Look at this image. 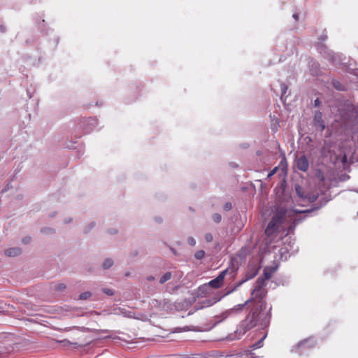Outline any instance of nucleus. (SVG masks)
<instances>
[{
  "mask_svg": "<svg viewBox=\"0 0 358 358\" xmlns=\"http://www.w3.org/2000/svg\"><path fill=\"white\" fill-rule=\"evenodd\" d=\"M213 221L216 223H219L221 222L222 220V216L219 213H215L213 215V217H212Z\"/></svg>",
  "mask_w": 358,
  "mask_h": 358,
  "instance_id": "25",
  "label": "nucleus"
},
{
  "mask_svg": "<svg viewBox=\"0 0 358 358\" xmlns=\"http://www.w3.org/2000/svg\"><path fill=\"white\" fill-rule=\"evenodd\" d=\"M66 288V286L64 283L58 284L55 286V289L59 292H62Z\"/></svg>",
  "mask_w": 358,
  "mask_h": 358,
  "instance_id": "26",
  "label": "nucleus"
},
{
  "mask_svg": "<svg viewBox=\"0 0 358 358\" xmlns=\"http://www.w3.org/2000/svg\"><path fill=\"white\" fill-rule=\"evenodd\" d=\"M295 191L298 196L304 199L305 196H307L306 193L303 190V187L299 185H295Z\"/></svg>",
  "mask_w": 358,
  "mask_h": 358,
  "instance_id": "16",
  "label": "nucleus"
},
{
  "mask_svg": "<svg viewBox=\"0 0 358 358\" xmlns=\"http://www.w3.org/2000/svg\"><path fill=\"white\" fill-rule=\"evenodd\" d=\"M334 86L336 90H339L340 88V83L338 82L334 83Z\"/></svg>",
  "mask_w": 358,
  "mask_h": 358,
  "instance_id": "38",
  "label": "nucleus"
},
{
  "mask_svg": "<svg viewBox=\"0 0 358 358\" xmlns=\"http://www.w3.org/2000/svg\"><path fill=\"white\" fill-rule=\"evenodd\" d=\"M28 96H29V98H31L32 96L30 93L28 94Z\"/></svg>",
  "mask_w": 358,
  "mask_h": 358,
  "instance_id": "42",
  "label": "nucleus"
},
{
  "mask_svg": "<svg viewBox=\"0 0 358 358\" xmlns=\"http://www.w3.org/2000/svg\"><path fill=\"white\" fill-rule=\"evenodd\" d=\"M204 238L207 243H210L213 240V236L211 233L206 234Z\"/></svg>",
  "mask_w": 358,
  "mask_h": 358,
  "instance_id": "27",
  "label": "nucleus"
},
{
  "mask_svg": "<svg viewBox=\"0 0 358 358\" xmlns=\"http://www.w3.org/2000/svg\"><path fill=\"white\" fill-rule=\"evenodd\" d=\"M320 103H321V102H320V99H319L318 98H317V99H316L314 101V106H315V107H319V106H320Z\"/></svg>",
  "mask_w": 358,
  "mask_h": 358,
  "instance_id": "36",
  "label": "nucleus"
},
{
  "mask_svg": "<svg viewBox=\"0 0 358 358\" xmlns=\"http://www.w3.org/2000/svg\"><path fill=\"white\" fill-rule=\"evenodd\" d=\"M95 224L94 222L90 223L86 228L84 229V233H88L94 227Z\"/></svg>",
  "mask_w": 358,
  "mask_h": 358,
  "instance_id": "30",
  "label": "nucleus"
},
{
  "mask_svg": "<svg viewBox=\"0 0 358 358\" xmlns=\"http://www.w3.org/2000/svg\"><path fill=\"white\" fill-rule=\"evenodd\" d=\"M205 251L203 250H200L195 252L194 257L198 260H201L205 257Z\"/></svg>",
  "mask_w": 358,
  "mask_h": 358,
  "instance_id": "21",
  "label": "nucleus"
},
{
  "mask_svg": "<svg viewBox=\"0 0 358 358\" xmlns=\"http://www.w3.org/2000/svg\"><path fill=\"white\" fill-rule=\"evenodd\" d=\"M266 280H267L262 275L256 280L255 288L251 292V297L254 299V308L240 322L236 331L239 336L244 335L248 331L257 325L262 329H265L270 324L271 307L267 310V303L265 301L267 292L264 289Z\"/></svg>",
  "mask_w": 358,
  "mask_h": 358,
  "instance_id": "1",
  "label": "nucleus"
},
{
  "mask_svg": "<svg viewBox=\"0 0 358 358\" xmlns=\"http://www.w3.org/2000/svg\"><path fill=\"white\" fill-rule=\"evenodd\" d=\"M187 306H188V303H187L186 301H184L182 303H175V308L177 310H182L183 308H185V307H187Z\"/></svg>",
  "mask_w": 358,
  "mask_h": 358,
  "instance_id": "23",
  "label": "nucleus"
},
{
  "mask_svg": "<svg viewBox=\"0 0 358 358\" xmlns=\"http://www.w3.org/2000/svg\"><path fill=\"white\" fill-rule=\"evenodd\" d=\"M328 202V200L327 199H322V200H320V203H317L314 208H311V209H308V210H306L305 211H303L304 213H310L312 212L313 210H319L320 209L322 206H324Z\"/></svg>",
  "mask_w": 358,
  "mask_h": 358,
  "instance_id": "15",
  "label": "nucleus"
},
{
  "mask_svg": "<svg viewBox=\"0 0 358 358\" xmlns=\"http://www.w3.org/2000/svg\"><path fill=\"white\" fill-rule=\"evenodd\" d=\"M73 344L74 345H78V343H73Z\"/></svg>",
  "mask_w": 358,
  "mask_h": 358,
  "instance_id": "43",
  "label": "nucleus"
},
{
  "mask_svg": "<svg viewBox=\"0 0 358 358\" xmlns=\"http://www.w3.org/2000/svg\"><path fill=\"white\" fill-rule=\"evenodd\" d=\"M276 270L277 266H266L264 268L262 276L268 280L271 278Z\"/></svg>",
  "mask_w": 358,
  "mask_h": 358,
  "instance_id": "10",
  "label": "nucleus"
},
{
  "mask_svg": "<svg viewBox=\"0 0 358 358\" xmlns=\"http://www.w3.org/2000/svg\"><path fill=\"white\" fill-rule=\"evenodd\" d=\"M313 126L320 131H323L325 129V123L322 119V113L320 111H315L313 121Z\"/></svg>",
  "mask_w": 358,
  "mask_h": 358,
  "instance_id": "6",
  "label": "nucleus"
},
{
  "mask_svg": "<svg viewBox=\"0 0 358 358\" xmlns=\"http://www.w3.org/2000/svg\"><path fill=\"white\" fill-rule=\"evenodd\" d=\"M243 356H245V357H244V358H253V357H252V354L251 352H246L245 353H244V354L242 355V357H243Z\"/></svg>",
  "mask_w": 358,
  "mask_h": 358,
  "instance_id": "35",
  "label": "nucleus"
},
{
  "mask_svg": "<svg viewBox=\"0 0 358 358\" xmlns=\"http://www.w3.org/2000/svg\"><path fill=\"white\" fill-rule=\"evenodd\" d=\"M114 311H115V314H116V315H124V316L128 317H132L131 313L128 312L124 308H119L115 309Z\"/></svg>",
  "mask_w": 358,
  "mask_h": 358,
  "instance_id": "14",
  "label": "nucleus"
},
{
  "mask_svg": "<svg viewBox=\"0 0 358 358\" xmlns=\"http://www.w3.org/2000/svg\"><path fill=\"white\" fill-rule=\"evenodd\" d=\"M293 17L296 20H298L299 19V15L298 14H293Z\"/></svg>",
  "mask_w": 358,
  "mask_h": 358,
  "instance_id": "40",
  "label": "nucleus"
},
{
  "mask_svg": "<svg viewBox=\"0 0 358 358\" xmlns=\"http://www.w3.org/2000/svg\"><path fill=\"white\" fill-rule=\"evenodd\" d=\"M252 303V307L250 310L254 308V299L250 296V299H248L245 303L241 304H238L235 306L234 308L227 310L225 313H224L222 316L223 317V320L226 319L229 315L233 313L241 312L245 306L248 305V303Z\"/></svg>",
  "mask_w": 358,
  "mask_h": 358,
  "instance_id": "4",
  "label": "nucleus"
},
{
  "mask_svg": "<svg viewBox=\"0 0 358 358\" xmlns=\"http://www.w3.org/2000/svg\"><path fill=\"white\" fill-rule=\"evenodd\" d=\"M357 215H358V212H357Z\"/></svg>",
  "mask_w": 358,
  "mask_h": 358,
  "instance_id": "44",
  "label": "nucleus"
},
{
  "mask_svg": "<svg viewBox=\"0 0 358 358\" xmlns=\"http://www.w3.org/2000/svg\"><path fill=\"white\" fill-rule=\"evenodd\" d=\"M92 296V292L87 291V292H85L83 293H81L80 294L78 299L80 300H86V299L90 298Z\"/></svg>",
  "mask_w": 358,
  "mask_h": 358,
  "instance_id": "22",
  "label": "nucleus"
},
{
  "mask_svg": "<svg viewBox=\"0 0 358 358\" xmlns=\"http://www.w3.org/2000/svg\"><path fill=\"white\" fill-rule=\"evenodd\" d=\"M259 268L255 266L249 268L248 271L245 273L244 278L233 287L229 288V289L227 291V294L232 293L233 292L236 290L237 288L241 287L244 282L254 278L259 273Z\"/></svg>",
  "mask_w": 358,
  "mask_h": 358,
  "instance_id": "3",
  "label": "nucleus"
},
{
  "mask_svg": "<svg viewBox=\"0 0 358 358\" xmlns=\"http://www.w3.org/2000/svg\"><path fill=\"white\" fill-rule=\"evenodd\" d=\"M192 313H193V312L190 311V312H189L188 315H192Z\"/></svg>",
  "mask_w": 358,
  "mask_h": 358,
  "instance_id": "41",
  "label": "nucleus"
},
{
  "mask_svg": "<svg viewBox=\"0 0 358 358\" xmlns=\"http://www.w3.org/2000/svg\"><path fill=\"white\" fill-rule=\"evenodd\" d=\"M84 124H86L87 126L90 125V127H87L85 129L86 132H90L93 128L96 127L97 126V120L95 118L90 117L87 120H85Z\"/></svg>",
  "mask_w": 358,
  "mask_h": 358,
  "instance_id": "13",
  "label": "nucleus"
},
{
  "mask_svg": "<svg viewBox=\"0 0 358 358\" xmlns=\"http://www.w3.org/2000/svg\"><path fill=\"white\" fill-rule=\"evenodd\" d=\"M277 170H278V167H275L272 171H271L268 173L267 178H270L271 176H273L276 173Z\"/></svg>",
  "mask_w": 358,
  "mask_h": 358,
  "instance_id": "34",
  "label": "nucleus"
},
{
  "mask_svg": "<svg viewBox=\"0 0 358 358\" xmlns=\"http://www.w3.org/2000/svg\"><path fill=\"white\" fill-rule=\"evenodd\" d=\"M172 278V273L171 272L165 273L159 279L160 284H164L166 281L169 280Z\"/></svg>",
  "mask_w": 358,
  "mask_h": 358,
  "instance_id": "18",
  "label": "nucleus"
},
{
  "mask_svg": "<svg viewBox=\"0 0 358 358\" xmlns=\"http://www.w3.org/2000/svg\"><path fill=\"white\" fill-rule=\"evenodd\" d=\"M102 292L108 296L114 295V291L109 288H103L102 289Z\"/></svg>",
  "mask_w": 358,
  "mask_h": 358,
  "instance_id": "28",
  "label": "nucleus"
},
{
  "mask_svg": "<svg viewBox=\"0 0 358 358\" xmlns=\"http://www.w3.org/2000/svg\"><path fill=\"white\" fill-rule=\"evenodd\" d=\"M278 127H279L278 123L277 124H273V125H272L271 129H272L274 132H275V131H278Z\"/></svg>",
  "mask_w": 358,
  "mask_h": 358,
  "instance_id": "37",
  "label": "nucleus"
},
{
  "mask_svg": "<svg viewBox=\"0 0 358 358\" xmlns=\"http://www.w3.org/2000/svg\"><path fill=\"white\" fill-rule=\"evenodd\" d=\"M315 345V342L310 338V339H307V340H304L301 342H300L297 347H296V349H299V348H311L313 347H314Z\"/></svg>",
  "mask_w": 358,
  "mask_h": 358,
  "instance_id": "12",
  "label": "nucleus"
},
{
  "mask_svg": "<svg viewBox=\"0 0 358 358\" xmlns=\"http://www.w3.org/2000/svg\"><path fill=\"white\" fill-rule=\"evenodd\" d=\"M229 289V288L227 287L224 289L225 292L224 294H217L213 296L212 298L206 299L200 301L194 306V310H201L204 308H208V307H210V306L214 305L217 302L220 301L223 297H224L225 296L229 294H227V291Z\"/></svg>",
  "mask_w": 358,
  "mask_h": 358,
  "instance_id": "2",
  "label": "nucleus"
},
{
  "mask_svg": "<svg viewBox=\"0 0 358 358\" xmlns=\"http://www.w3.org/2000/svg\"><path fill=\"white\" fill-rule=\"evenodd\" d=\"M22 252V250L20 248L14 247V248H10L5 250L4 254L7 257H17L20 255H21Z\"/></svg>",
  "mask_w": 358,
  "mask_h": 358,
  "instance_id": "8",
  "label": "nucleus"
},
{
  "mask_svg": "<svg viewBox=\"0 0 358 358\" xmlns=\"http://www.w3.org/2000/svg\"><path fill=\"white\" fill-rule=\"evenodd\" d=\"M287 92L289 94L290 91H287V90L282 91L281 96H280V98L282 101H286V99L288 96V94H287Z\"/></svg>",
  "mask_w": 358,
  "mask_h": 358,
  "instance_id": "31",
  "label": "nucleus"
},
{
  "mask_svg": "<svg viewBox=\"0 0 358 358\" xmlns=\"http://www.w3.org/2000/svg\"><path fill=\"white\" fill-rule=\"evenodd\" d=\"M278 226L273 222V221H270L265 229V234L268 236H272L274 232L278 229Z\"/></svg>",
  "mask_w": 358,
  "mask_h": 358,
  "instance_id": "11",
  "label": "nucleus"
},
{
  "mask_svg": "<svg viewBox=\"0 0 358 358\" xmlns=\"http://www.w3.org/2000/svg\"><path fill=\"white\" fill-rule=\"evenodd\" d=\"M285 217V210H279L277 212L275 215H274L271 219V221H273L275 224H276L278 226H279L280 224H281Z\"/></svg>",
  "mask_w": 358,
  "mask_h": 358,
  "instance_id": "9",
  "label": "nucleus"
},
{
  "mask_svg": "<svg viewBox=\"0 0 358 358\" xmlns=\"http://www.w3.org/2000/svg\"><path fill=\"white\" fill-rule=\"evenodd\" d=\"M223 208L226 210V211H229L230 210L231 208H232V205L230 202H227L224 206H223Z\"/></svg>",
  "mask_w": 358,
  "mask_h": 358,
  "instance_id": "32",
  "label": "nucleus"
},
{
  "mask_svg": "<svg viewBox=\"0 0 358 358\" xmlns=\"http://www.w3.org/2000/svg\"><path fill=\"white\" fill-rule=\"evenodd\" d=\"M114 264V262L111 258H106L104 259L102 264V268L105 270L109 269Z\"/></svg>",
  "mask_w": 358,
  "mask_h": 358,
  "instance_id": "17",
  "label": "nucleus"
},
{
  "mask_svg": "<svg viewBox=\"0 0 358 358\" xmlns=\"http://www.w3.org/2000/svg\"><path fill=\"white\" fill-rule=\"evenodd\" d=\"M266 335H264L260 340H259L257 343H254L251 348L252 350H255V349H257V348H259L261 347H262L263 345V341L264 340V338H266Z\"/></svg>",
  "mask_w": 358,
  "mask_h": 358,
  "instance_id": "20",
  "label": "nucleus"
},
{
  "mask_svg": "<svg viewBox=\"0 0 358 358\" xmlns=\"http://www.w3.org/2000/svg\"><path fill=\"white\" fill-rule=\"evenodd\" d=\"M229 268H227L220 273V274L214 279L211 280L208 285L211 287H213L215 289H218L221 287L223 285V281L224 279V276L226 273L228 272Z\"/></svg>",
  "mask_w": 358,
  "mask_h": 358,
  "instance_id": "5",
  "label": "nucleus"
},
{
  "mask_svg": "<svg viewBox=\"0 0 358 358\" xmlns=\"http://www.w3.org/2000/svg\"><path fill=\"white\" fill-rule=\"evenodd\" d=\"M306 195L307 196H305L304 199H306L310 203L315 201L318 197V194L315 193H308Z\"/></svg>",
  "mask_w": 358,
  "mask_h": 358,
  "instance_id": "19",
  "label": "nucleus"
},
{
  "mask_svg": "<svg viewBox=\"0 0 358 358\" xmlns=\"http://www.w3.org/2000/svg\"><path fill=\"white\" fill-rule=\"evenodd\" d=\"M296 166L301 171L306 172L309 167V163L307 157L302 155L296 159Z\"/></svg>",
  "mask_w": 358,
  "mask_h": 358,
  "instance_id": "7",
  "label": "nucleus"
},
{
  "mask_svg": "<svg viewBox=\"0 0 358 358\" xmlns=\"http://www.w3.org/2000/svg\"><path fill=\"white\" fill-rule=\"evenodd\" d=\"M41 231L45 234H53L55 232L54 229L50 227H43Z\"/></svg>",
  "mask_w": 358,
  "mask_h": 358,
  "instance_id": "24",
  "label": "nucleus"
},
{
  "mask_svg": "<svg viewBox=\"0 0 358 358\" xmlns=\"http://www.w3.org/2000/svg\"><path fill=\"white\" fill-rule=\"evenodd\" d=\"M31 241V238L30 236H26V237L23 238L22 240V242L26 245L30 243Z\"/></svg>",
  "mask_w": 358,
  "mask_h": 358,
  "instance_id": "33",
  "label": "nucleus"
},
{
  "mask_svg": "<svg viewBox=\"0 0 358 358\" xmlns=\"http://www.w3.org/2000/svg\"><path fill=\"white\" fill-rule=\"evenodd\" d=\"M187 243L191 246H194L196 245V240L192 236H189L187 238Z\"/></svg>",
  "mask_w": 358,
  "mask_h": 358,
  "instance_id": "29",
  "label": "nucleus"
},
{
  "mask_svg": "<svg viewBox=\"0 0 358 358\" xmlns=\"http://www.w3.org/2000/svg\"><path fill=\"white\" fill-rule=\"evenodd\" d=\"M146 279L148 281H153L155 279V278L153 275H149L146 278Z\"/></svg>",
  "mask_w": 358,
  "mask_h": 358,
  "instance_id": "39",
  "label": "nucleus"
}]
</instances>
